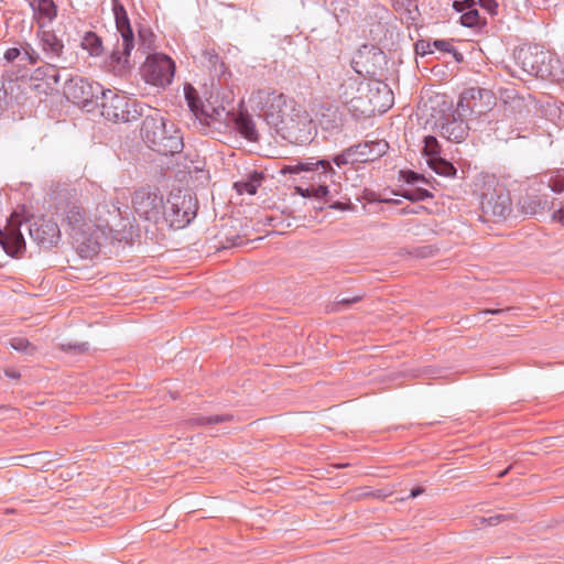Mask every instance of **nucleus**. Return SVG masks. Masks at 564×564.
<instances>
[{
    "mask_svg": "<svg viewBox=\"0 0 564 564\" xmlns=\"http://www.w3.org/2000/svg\"><path fill=\"white\" fill-rule=\"evenodd\" d=\"M36 77L44 78L46 85L54 88L59 83L58 69L53 65H46L36 69Z\"/></svg>",
    "mask_w": 564,
    "mask_h": 564,
    "instance_id": "b1692460",
    "label": "nucleus"
},
{
    "mask_svg": "<svg viewBox=\"0 0 564 564\" xmlns=\"http://www.w3.org/2000/svg\"><path fill=\"white\" fill-rule=\"evenodd\" d=\"M441 133L449 141L460 142L466 135V124L463 120H452L441 126Z\"/></svg>",
    "mask_w": 564,
    "mask_h": 564,
    "instance_id": "412c9836",
    "label": "nucleus"
},
{
    "mask_svg": "<svg viewBox=\"0 0 564 564\" xmlns=\"http://www.w3.org/2000/svg\"><path fill=\"white\" fill-rule=\"evenodd\" d=\"M513 57L516 64L528 75L541 78L553 76L554 56L543 47L524 45L514 50Z\"/></svg>",
    "mask_w": 564,
    "mask_h": 564,
    "instance_id": "423d86ee",
    "label": "nucleus"
},
{
    "mask_svg": "<svg viewBox=\"0 0 564 564\" xmlns=\"http://www.w3.org/2000/svg\"><path fill=\"white\" fill-rule=\"evenodd\" d=\"M249 102L270 124L288 133L311 123L306 110L278 90L258 89L251 94Z\"/></svg>",
    "mask_w": 564,
    "mask_h": 564,
    "instance_id": "f03ea898",
    "label": "nucleus"
},
{
    "mask_svg": "<svg viewBox=\"0 0 564 564\" xmlns=\"http://www.w3.org/2000/svg\"><path fill=\"white\" fill-rule=\"evenodd\" d=\"M553 218L564 225V207L555 212Z\"/></svg>",
    "mask_w": 564,
    "mask_h": 564,
    "instance_id": "58836bf2",
    "label": "nucleus"
},
{
    "mask_svg": "<svg viewBox=\"0 0 564 564\" xmlns=\"http://www.w3.org/2000/svg\"><path fill=\"white\" fill-rule=\"evenodd\" d=\"M121 220V209L115 204L111 207L107 203L98 204L93 214H87L78 202H67L61 208L62 226L83 258L98 254Z\"/></svg>",
    "mask_w": 564,
    "mask_h": 564,
    "instance_id": "f257e3e1",
    "label": "nucleus"
},
{
    "mask_svg": "<svg viewBox=\"0 0 564 564\" xmlns=\"http://www.w3.org/2000/svg\"><path fill=\"white\" fill-rule=\"evenodd\" d=\"M455 57H456V59H457V61H459L462 56H460V54H457V53H456V54H455Z\"/></svg>",
    "mask_w": 564,
    "mask_h": 564,
    "instance_id": "a18cd8bd",
    "label": "nucleus"
},
{
    "mask_svg": "<svg viewBox=\"0 0 564 564\" xmlns=\"http://www.w3.org/2000/svg\"><path fill=\"white\" fill-rule=\"evenodd\" d=\"M404 178L408 183H414L420 180V176L416 173L410 171L404 173Z\"/></svg>",
    "mask_w": 564,
    "mask_h": 564,
    "instance_id": "4c0bfd02",
    "label": "nucleus"
},
{
    "mask_svg": "<svg viewBox=\"0 0 564 564\" xmlns=\"http://www.w3.org/2000/svg\"><path fill=\"white\" fill-rule=\"evenodd\" d=\"M82 46L91 56H99L104 51L101 39L93 32H87L84 35Z\"/></svg>",
    "mask_w": 564,
    "mask_h": 564,
    "instance_id": "4be33fe9",
    "label": "nucleus"
},
{
    "mask_svg": "<svg viewBox=\"0 0 564 564\" xmlns=\"http://www.w3.org/2000/svg\"><path fill=\"white\" fill-rule=\"evenodd\" d=\"M65 97L75 105L85 107L94 98L91 85L84 78H72L64 85Z\"/></svg>",
    "mask_w": 564,
    "mask_h": 564,
    "instance_id": "ddd939ff",
    "label": "nucleus"
},
{
    "mask_svg": "<svg viewBox=\"0 0 564 564\" xmlns=\"http://www.w3.org/2000/svg\"><path fill=\"white\" fill-rule=\"evenodd\" d=\"M430 46H431L430 43L417 42L415 44V51H416V53L422 54V55L427 54V53H432Z\"/></svg>",
    "mask_w": 564,
    "mask_h": 564,
    "instance_id": "473e14b6",
    "label": "nucleus"
},
{
    "mask_svg": "<svg viewBox=\"0 0 564 564\" xmlns=\"http://www.w3.org/2000/svg\"><path fill=\"white\" fill-rule=\"evenodd\" d=\"M10 345L15 350H26L29 347H31V344L25 338H12L10 341Z\"/></svg>",
    "mask_w": 564,
    "mask_h": 564,
    "instance_id": "c85d7f7f",
    "label": "nucleus"
},
{
    "mask_svg": "<svg viewBox=\"0 0 564 564\" xmlns=\"http://www.w3.org/2000/svg\"><path fill=\"white\" fill-rule=\"evenodd\" d=\"M496 106V96L489 89L471 87L466 89L459 98L458 107H466L471 112L484 115Z\"/></svg>",
    "mask_w": 564,
    "mask_h": 564,
    "instance_id": "9b49d317",
    "label": "nucleus"
},
{
    "mask_svg": "<svg viewBox=\"0 0 564 564\" xmlns=\"http://www.w3.org/2000/svg\"><path fill=\"white\" fill-rule=\"evenodd\" d=\"M403 196H404L405 198H409V199H414V197H413L412 195H409V194H403Z\"/></svg>",
    "mask_w": 564,
    "mask_h": 564,
    "instance_id": "c03bdc74",
    "label": "nucleus"
},
{
    "mask_svg": "<svg viewBox=\"0 0 564 564\" xmlns=\"http://www.w3.org/2000/svg\"><path fill=\"white\" fill-rule=\"evenodd\" d=\"M195 203L191 196H172L167 199V207L164 210L165 219L171 227L184 228L195 217Z\"/></svg>",
    "mask_w": 564,
    "mask_h": 564,
    "instance_id": "9d476101",
    "label": "nucleus"
},
{
    "mask_svg": "<svg viewBox=\"0 0 564 564\" xmlns=\"http://www.w3.org/2000/svg\"><path fill=\"white\" fill-rule=\"evenodd\" d=\"M506 473H507V470L502 471L499 476L502 477V476H505Z\"/></svg>",
    "mask_w": 564,
    "mask_h": 564,
    "instance_id": "49530a36",
    "label": "nucleus"
},
{
    "mask_svg": "<svg viewBox=\"0 0 564 564\" xmlns=\"http://www.w3.org/2000/svg\"><path fill=\"white\" fill-rule=\"evenodd\" d=\"M282 175L285 174H310L305 178L318 183L317 186H312V194L315 198H323L328 194L326 178L335 174V170L327 160H315L310 158L305 161H299L295 164L283 165L280 170Z\"/></svg>",
    "mask_w": 564,
    "mask_h": 564,
    "instance_id": "39448f33",
    "label": "nucleus"
},
{
    "mask_svg": "<svg viewBox=\"0 0 564 564\" xmlns=\"http://www.w3.org/2000/svg\"><path fill=\"white\" fill-rule=\"evenodd\" d=\"M480 6L491 13L495 12V9L497 7V4L494 0H480Z\"/></svg>",
    "mask_w": 564,
    "mask_h": 564,
    "instance_id": "c9c22d12",
    "label": "nucleus"
},
{
    "mask_svg": "<svg viewBox=\"0 0 564 564\" xmlns=\"http://www.w3.org/2000/svg\"><path fill=\"white\" fill-rule=\"evenodd\" d=\"M423 154L427 160L440 156V144L436 138L429 135L424 139Z\"/></svg>",
    "mask_w": 564,
    "mask_h": 564,
    "instance_id": "bb28decb",
    "label": "nucleus"
},
{
    "mask_svg": "<svg viewBox=\"0 0 564 564\" xmlns=\"http://www.w3.org/2000/svg\"><path fill=\"white\" fill-rule=\"evenodd\" d=\"M295 192L304 198L313 197L312 187L303 188L301 186H296Z\"/></svg>",
    "mask_w": 564,
    "mask_h": 564,
    "instance_id": "f704fd0d",
    "label": "nucleus"
},
{
    "mask_svg": "<svg viewBox=\"0 0 564 564\" xmlns=\"http://www.w3.org/2000/svg\"><path fill=\"white\" fill-rule=\"evenodd\" d=\"M351 149L356 163H366L381 158L388 149V143L384 141H371L354 145Z\"/></svg>",
    "mask_w": 564,
    "mask_h": 564,
    "instance_id": "dca6fc26",
    "label": "nucleus"
},
{
    "mask_svg": "<svg viewBox=\"0 0 564 564\" xmlns=\"http://www.w3.org/2000/svg\"><path fill=\"white\" fill-rule=\"evenodd\" d=\"M361 299H362V296H361V295H358V296H355V297L349 299V300H348V299H343V300H340V301H339V303H345V304L357 303V302H359Z\"/></svg>",
    "mask_w": 564,
    "mask_h": 564,
    "instance_id": "a19ab883",
    "label": "nucleus"
},
{
    "mask_svg": "<svg viewBox=\"0 0 564 564\" xmlns=\"http://www.w3.org/2000/svg\"><path fill=\"white\" fill-rule=\"evenodd\" d=\"M370 108L362 112H386L393 104V94L387 84L376 83L368 90Z\"/></svg>",
    "mask_w": 564,
    "mask_h": 564,
    "instance_id": "4468645a",
    "label": "nucleus"
},
{
    "mask_svg": "<svg viewBox=\"0 0 564 564\" xmlns=\"http://www.w3.org/2000/svg\"><path fill=\"white\" fill-rule=\"evenodd\" d=\"M113 13L116 19V26L121 35V42H118L115 50L111 52L108 59L109 69L120 77L127 76L133 68L130 55L133 48V32L124 8L113 0Z\"/></svg>",
    "mask_w": 564,
    "mask_h": 564,
    "instance_id": "20e7f679",
    "label": "nucleus"
},
{
    "mask_svg": "<svg viewBox=\"0 0 564 564\" xmlns=\"http://www.w3.org/2000/svg\"><path fill=\"white\" fill-rule=\"evenodd\" d=\"M21 52L19 48L17 47H11V48H8L4 53V58L8 61V62H13L15 61L19 56H20Z\"/></svg>",
    "mask_w": 564,
    "mask_h": 564,
    "instance_id": "2f4dec72",
    "label": "nucleus"
},
{
    "mask_svg": "<svg viewBox=\"0 0 564 564\" xmlns=\"http://www.w3.org/2000/svg\"><path fill=\"white\" fill-rule=\"evenodd\" d=\"M225 420H226L225 416L215 415V416H209L207 419H202L200 423L202 424H215V423L223 422Z\"/></svg>",
    "mask_w": 564,
    "mask_h": 564,
    "instance_id": "72a5a7b5",
    "label": "nucleus"
},
{
    "mask_svg": "<svg viewBox=\"0 0 564 564\" xmlns=\"http://www.w3.org/2000/svg\"><path fill=\"white\" fill-rule=\"evenodd\" d=\"M453 8L462 12L460 22L464 26L473 28L479 24V13L474 0L454 1Z\"/></svg>",
    "mask_w": 564,
    "mask_h": 564,
    "instance_id": "6ab92c4d",
    "label": "nucleus"
},
{
    "mask_svg": "<svg viewBox=\"0 0 564 564\" xmlns=\"http://www.w3.org/2000/svg\"><path fill=\"white\" fill-rule=\"evenodd\" d=\"M550 187L557 193H561L564 191V178L561 181H552L550 184Z\"/></svg>",
    "mask_w": 564,
    "mask_h": 564,
    "instance_id": "e433bc0d",
    "label": "nucleus"
},
{
    "mask_svg": "<svg viewBox=\"0 0 564 564\" xmlns=\"http://www.w3.org/2000/svg\"><path fill=\"white\" fill-rule=\"evenodd\" d=\"M507 519V516L505 514H496L491 516L489 518H482L481 522L486 523L487 525H497L500 522L505 521Z\"/></svg>",
    "mask_w": 564,
    "mask_h": 564,
    "instance_id": "c756f323",
    "label": "nucleus"
},
{
    "mask_svg": "<svg viewBox=\"0 0 564 564\" xmlns=\"http://www.w3.org/2000/svg\"><path fill=\"white\" fill-rule=\"evenodd\" d=\"M334 163L337 166L347 165V164H355V156L351 147L343 151L340 154L336 155L334 158Z\"/></svg>",
    "mask_w": 564,
    "mask_h": 564,
    "instance_id": "cd10ccee",
    "label": "nucleus"
},
{
    "mask_svg": "<svg viewBox=\"0 0 564 564\" xmlns=\"http://www.w3.org/2000/svg\"><path fill=\"white\" fill-rule=\"evenodd\" d=\"M141 137L150 148L163 155L177 153L183 148L178 129L159 112L144 118Z\"/></svg>",
    "mask_w": 564,
    "mask_h": 564,
    "instance_id": "7ed1b4c3",
    "label": "nucleus"
},
{
    "mask_svg": "<svg viewBox=\"0 0 564 564\" xmlns=\"http://www.w3.org/2000/svg\"><path fill=\"white\" fill-rule=\"evenodd\" d=\"M236 129L239 133L250 141H256L258 133L253 121L245 116H240L236 119Z\"/></svg>",
    "mask_w": 564,
    "mask_h": 564,
    "instance_id": "5701e85b",
    "label": "nucleus"
},
{
    "mask_svg": "<svg viewBox=\"0 0 564 564\" xmlns=\"http://www.w3.org/2000/svg\"><path fill=\"white\" fill-rule=\"evenodd\" d=\"M101 113L110 121H129L135 118V102L124 93L107 89L101 95Z\"/></svg>",
    "mask_w": 564,
    "mask_h": 564,
    "instance_id": "0eeeda50",
    "label": "nucleus"
},
{
    "mask_svg": "<svg viewBox=\"0 0 564 564\" xmlns=\"http://www.w3.org/2000/svg\"><path fill=\"white\" fill-rule=\"evenodd\" d=\"M25 55L28 56V58L30 59V62L32 64L36 62V58H34L26 50H25Z\"/></svg>",
    "mask_w": 564,
    "mask_h": 564,
    "instance_id": "37998d69",
    "label": "nucleus"
},
{
    "mask_svg": "<svg viewBox=\"0 0 564 564\" xmlns=\"http://www.w3.org/2000/svg\"><path fill=\"white\" fill-rule=\"evenodd\" d=\"M427 163L431 166V169L434 170L440 175L453 176L456 173V169L453 166V164L440 156L433 158L432 160H427Z\"/></svg>",
    "mask_w": 564,
    "mask_h": 564,
    "instance_id": "393cba45",
    "label": "nucleus"
},
{
    "mask_svg": "<svg viewBox=\"0 0 564 564\" xmlns=\"http://www.w3.org/2000/svg\"><path fill=\"white\" fill-rule=\"evenodd\" d=\"M131 203L135 213L147 220H156L164 208L162 196L150 187L134 191Z\"/></svg>",
    "mask_w": 564,
    "mask_h": 564,
    "instance_id": "1a4fd4ad",
    "label": "nucleus"
},
{
    "mask_svg": "<svg viewBox=\"0 0 564 564\" xmlns=\"http://www.w3.org/2000/svg\"><path fill=\"white\" fill-rule=\"evenodd\" d=\"M433 46L443 51V52H451L453 46L448 41L445 40H436L433 43Z\"/></svg>",
    "mask_w": 564,
    "mask_h": 564,
    "instance_id": "7c9ffc66",
    "label": "nucleus"
},
{
    "mask_svg": "<svg viewBox=\"0 0 564 564\" xmlns=\"http://www.w3.org/2000/svg\"><path fill=\"white\" fill-rule=\"evenodd\" d=\"M57 225L52 221L41 220L30 227L31 237L41 245H53L58 238Z\"/></svg>",
    "mask_w": 564,
    "mask_h": 564,
    "instance_id": "a211bd4d",
    "label": "nucleus"
},
{
    "mask_svg": "<svg viewBox=\"0 0 564 564\" xmlns=\"http://www.w3.org/2000/svg\"><path fill=\"white\" fill-rule=\"evenodd\" d=\"M185 97L189 108L196 116L202 115L206 118L214 119L220 117V115L225 111V107L221 102L218 104L217 101L213 102L210 100L213 96H210V98L207 99L206 102H203L199 106V100L196 96V90L192 86H187L185 88Z\"/></svg>",
    "mask_w": 564,
    "mask_h": 564,
    "instance_id": "2eb2a0df",
    "label": "nucleus"
},
{
    "mask_svg": "<svg viewBox=\"0 0 564 564\" xmlns=\"http://www.w3.org/2000/svg\"><path fill=\"white\" fill-rule=\"evenodd\" d=\"M39 37L43 47V51L53 56L58 57L61 56L64 44L63 42L53 33L52 31L40 29L39 31Z\"/></svg>",
    "mask_w": 564,
    "mask_h": 564,
    "instance_id": "aec40b11",
    "label": "nucleus"
},
{
    "mask_svg": "<svg viewBox=\"0 0 564 564\" xmlns=\"http://www.w3.org/2000/svg\"><path fill=\"white\" fill-rule=\"evenodd\" d=\"M261 184V175L253 174L248 181L235 183V188L239 194L254 195Z\"/></svg>",
    "mask_w": 564,
    "mask_h": 564,
    "instance_id": "a878e982",
    "label": "nucleus"
},
{
    "mask_svg": "<svg viewBox=\"0 0 564 564\" xmlns=\"http://www.w3.org/2000/svg\"><path fill=\"white\" fill-rule=\"evenodd\" d=\"M6 376L11 378V379H14V380H18L20 379V372L15 369H7L4 371Z\"/></svg>",
    "mask_w": 564,
    "mask_h": 564,
    "instance_id": "ea45409f",
    "label": "nucleus"
},
{
    "mask_svg": "<svg viewBox=\"0 0 564 564\" xmlns=\"http://www.w3.org/2000/svg\"><path fill=\"white\" fill-rule=\"evenodd\" d=\"M142 78L153 86L164 87L171 84L175 72V64L165 54L149 55L141 68Z\"/></svg>",
    "mask_w": 564,
    "mask_h": 564,
    "instance_id": "6e6552de",
    "label": "nucleus"
},
{
    "mask_svg": "<svg viewBox=\"0 0 564 564\" xmlns=\"http://www.w3.org/2000/svg\"><path fill=\"white\" fill-rule=\"evenodd\" d=\"M423 488H414L411 490L410 497L415 498L423 492Z\"/></svg>",
    "mask_w": 564,
    "mask_h": 564,
    "instance_id": "79ce46f5",
    "label": "nucleus"
},
{
    "mask_svg": "<svg viewBox=\"0 0 564 564\" xmlns=\"http://www.w3.org/2000/svg\"><path fill=\"white\" fill-rule=\"evenodd\" d=\"M33 19L40 29L52 22L57 15V7L53 0H32Z\"/></svg>",
    "mask_w": 564,
    "mask_h": 564,
    "instance_id": "f3484780",
    "label": "nucleus"
},
{
    "mask_svg": "<svg viewBox=\"0 0 564 564\" xmlns=\"http://www.w3.org/2000/svg\"><path fill=\"white\" fill-rule=\"evenodd\" d=\"M21 221L15 214L11 215L4 231H0V246L10 256H18L25 249V242L20 232Z\"/></svg>",
    "mask_w": 564,
    "mask_h": 564,
    "instance_id": "f8f14e48",
    "label": "nucleus"
}]
</instances>
